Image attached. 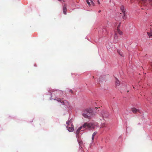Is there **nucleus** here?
Instances as JSON below:
<instances>
[{
  "mask_svg": "<svg viewBox=\"0 0 152 152\" xmlns=\"http://www.w3.org/2000/svg\"><path fill=\"white\" fill-rule=\"evenodd\" d=\"M82 115L85 118L90 119L94 116L95 114L92 110L87 109L83 110Z\"/></svg>",
  "mask_w": 152,
  "mask_h": 152,
  "instance_id": "1",
  "label": "nucleus"
},
{
  "mask_svg": "<svg viewBox=\"0 0 152 152\" xmlns=\"http://www.w3.org/2000/svg\"><path fill=\"white\" fill-rule=\"evenodd\" d=\"M94 125L92 123L86 122L81 126L82 127L83 130L84 129H94Z\"/></svg>",
  "mask_w": 152,
  "mask_h": 152,
  "instance_id": "2",
  "label": "nucleus"
},
{
  "mask_svg": "<svg viewBox=\"0 0 152 152\" xmlns=\"http://www.w3.org/2000/svg\"><path fill=\"white\" fill-rule=\"evenodd\" d=\"M67 124V128L68 130L70 132H72L74 130V126L70 121H68L66 122Z\"/></svg>",
  "mask_w": 152,
  "mask_h": 152,
  "instance_id": "3",
  "label": "nucleus"
},
{
  "mask_svg": "<svg viewBox=\"0 0 152 152\" xmlns=\"http://www.w3.org/2000/svg\"><path fill=\"white\" fill-rule=\"evenodd\" d=\"M63 98H62L61 99L59 98H57V97H56L55 99V100L58 102H60L61 103H62L64 105H66V106L68 105H69V103L67 102L66 101L64 102L62 100Z\"/></svg>",
  "mask_w": 152,
  "mask_h": 152,
  "instance_id": "4",
  "label": "nucleus"
},
{
  "mask_svg": "<svg viewBox=\"0 0 152 152\" xmlns=\"http://www.w3.org/2000/svg\"><path fill=\"white\" fill-rule=\"evenodd\" d=\"M63 92L59 90H56L53 92L51 94V96H53V94L55 95L56 96H61L60 94H62Z\"/></svg>",
  "mask_w": 152,
  "mask_h": 152,
  "instance_id": "5",
  "label": "nucleus"
},
{
  "mask_svg": "<svg viewBox=\"0 0 152 152\" xmlns=\"http://www.w3.org/2000/svg\"><path fill=\"white\" fill-rule=\"evenodd\" d=\"M120 23L119 25L117 27V33L120 35H122L123 34V32L121 31L119 29V26H120Z\"/></svg>",
  "mask_w": 152,
  "mask_h": 152,
  "instance_id": "6",
  "label": "nucleus"
},
{
  "mask_svg": "<svg viewBox=\"0 0 152 152\" xmlns=\"http://www.w3.org/2000/svg\"><path fill=\"white\" fill-rule=\"evenodd\" d=\"M117 32L116 31H115V36H114V39H115V42L117 43L118 40V36L117 34Z\"/></svg>",
  "mask_w": 152,
  "mask_h": 152,
  "instance_id": "7",
  "label": "nucleus"
},
{
  "mask_svg": "<svg viewBox=\"0 0 152 152\" xmlns=\"http://www.w3.org/2000/svg\"><path fill=\"white\" fill-rule=\"evenodd\" d=\"M66 5L65 4L64 5L63 7V11L65 15H66V11H67V9H66Z\"/></svg>",
  "mask_w": 152,
  "mask_h": 152,
  "instance_id": "8",
  "label": "nucleus"
},
{
  "mask_svg": "<svg viewBox=\"0 0 152 152\" xmlns=\"http://www.w3.org/2000/svg\"><path fill=\"white\" fill-rule=\"evenodd\" d=\"M132 111L134 113H136L137 112H139V110L137 109L136 108L134 107L132 109Z\"/></svg>",
  "mask_w": 152,
  "mask_h": 152,
  "instance_id": "9",
  "label": "nucleus"
},
{
  "mask_svg": "<svg viewBox=\"0 0 152 152\" xmlns=\"http://www.w3.org/2000/svg\"><path fill=\"white\" fill-rule=\"evenodd\" d=\"M141 3L142 4H143V5L146 6L148 4L147 0H141Z\"/></svg>",
  "mask_w": 152,
  "mask_h": 152,
  "instance_id": "10",
  "label": "nucleus"
},
{
  "mask_svg": "<svg viewBox=\"0 0 152 152\" xmlns=\"http://www.w3.org/2000/svg\"><path fill=\"white\" fill-rule=\"evenodd\" d=\"M121 9L123 13L124 14H125V9L124 7L123 6H122L121 7Z\"/></svg>",
  "mask_w": 152,
  "mask_h": 152,
  "instance_id": "11",
  "label": "nucleus"
},
{
  "mask_svg": "<svg viewBox=\"0 0 152 152\" xmlns=\"http://www.w3.org/2000/svg\"><path fill=\"white\" fill-rule=\"evenodd\" d=\"M116 80L115 81V85L116 86H118L120 85V82L119 80L116 77L115 78Z\"/></svg>",
  "mask_w": 152,
  "mask_h": 152,
  "instance_id": "12",
  "label": "nucleus"
},
{
  "mask_svg": "<svg viewBox=\"0 0 152 152\" xmlns=\"http://www.w3.org/2000/svg\"><path fill=\"white\" fill-rule=\"evenodd\" d=\"M83 129L82 128V127L80 126V127L78 128V129H77V132H76V134L77 135H78L79 133L80 132V131L81 129Z\"/></svg>",
  "mask_w": 152,
  "mask_h": 152,
  "instance_id": "13",
  "label": "nucleus"
},
{
  "mask_svg": "<svg viewBox=\"0 0 152 152\" xmlns=\"http://www.w3.org/2000/svg\"><path fill=\"white\" fill-rule=\"evenodd\" d=\"M109 116V114L107 112H105L104 113V115H103V116L104 117L107 118Z\"/></svg>",
  "mask_w": 152,
  "mask_h": 152,
  "instance_id": "14",
  "label": "nucleus"
},
{
  "mask_svg": "<svg viewBox=\"0 0 152 152\" xmlns=\"http://www.w3.org/2000/svg\"><path fill=\"white\" fill-rule=\"evenodd\" d=\"M97 133V132H95L93 134L92 137V141H93V140H94V137L95 136V135Z\"/></svg>",
  "mask_w": 152,
  "mask_h": 152,
  "instance_id": "15",
  "label": "nucleus"
},
{
  "mask_svg": "<svg viewBox=\"0 0 152 152\" xmlns=\"http://www.w3.org/2000/svg\"><path fill=\"white\" fill-rule=\"evenodd\" d=\"M117 52L121 56H123V54L122 53L121 51L120 50H118L117 51Z\"/></svg>",
  "mask_w": 152,
  "mask_h": 152,
  "instance_id": "16",
  "label": "nucleus"
},
{
  "mask_svg": "<svg viewBox=\"0 0 152 152\" xmlns=\"http://www.w3.org/2000/svg\"><path fill=\"white\" fill-rule=\"evenodd\" d=\"M124 14H123V15L122 16V18L123 19L125 20L126 19V12H125V15Z\"/></svg>",
  "mask_w": 152,
  "mask_h": 152,
  "instance_id": "17",
  "label": "nucleus"
},
{
  "mask_svg": "<svg viewBox=\"0 0 152 152\" xmlns=\"http://www.w3.org/2000/svg\"><path fill=\"white\" fill-rule=\"evenodd\" d=\"M106 124L105 123L102 124V125L101 127H105L106 126Z\"/></svg>",
  "mask_w": 152,
  "mask_h": 152,
  "instance_id": "18",
  "label": "nucleus"
},
{
  "mask_svg": "<svg viewBox=\"0 0 152 152\" xmlns=\"http://www.w3.org/2000/svg\"><path fill=\"white\" fill-rule=\"evenodd\" d=\"M86 2L87 3V4H88L89 6H90V3L89 2V1L88 0H86Z\"/></svg>",
  "mask_w": 152,
  "mask_h": 152,
  "instance_id": "19",
  "label": "nucleus"
},
{
  "mask_svg": "<svg viewBox=\"0 0 152 152\" xmlns=\"http://www.w3.org/2000/svg\"><path fill=\"white\" fill-rule=\"evenodd\" d=\"M147 34H148V36H149V37H151L152 36L151 34V33L148 32Z\"/></svg>",
  "mask_w": 152,
  "mask_h": 152,
  "instance_id": "20",
  "label": "nucleus"
},
{
  "mask_svg": "<svg viewBox=\"0 0 152 152\" xmlns=\"http://www.w3.org/2000/svg\"><path fill=\"white\" fill-rule=\"evenodd\" d=\"M91 1V3L92 4H93V5H94V3L93 2V1H92V0H90Z\"/></svg>",
  "mask_w": 152,
  "mask_h": 152,
  "instance_id": "21",
  "label": "nucleus"
},
{
  "mask_svg": "<svg viewBox=\"0 0 152 152\" xmlns=\"http://www.w3.org/2000/svg\"><path fill=\"white\" fill-rule=\"evenodd\" d=\"M149 1L150 2V4L152 6V0H149Z\"/></svg>",
  "mask_w": 152,
  "mask_h": 152,
  "instance_id": "22",
  "label": "nucleus"
},
{
  "mask_svg": "<svg viewBox=\"0 0 152 152\" xmlns=\"http://www.w3.org/2000/svg\"><path fill=\"white\" fill-rule=\"evenodd\" d=\"M150 65L151 67H152V62H151L150 63Z\"/></svg>",
  "mask_w": 152,
  "mask_h": 152,
  "instance_id": "23",
  "label": "nucleus"
},
{
  "mask_svg": "<svg viewBox=\"0 0 152 152\" xmlns=\"http://www.w3.org/2000/svg\"><path fill=\"white\" fill-rule=\"evenodd\" d=\"M106 31V30L104 28H103V29H102V31Z\"/></svg>",
  "mask_w": 152,
  "mask_h": 152,
  "instance_id": "24",
  "label": "nucleus"
},
{
  "mask_svg": "<svg viewBox=\"0 0 152 152\" xmlns=\"http://www.w3.org/2000/svg\"><path fill=\"white\" fill-rule=\"evenodd\" d=\"M71 93H73V91L72 90H71L69 91Z\"/></svg>",
  "mask_w": 152,
  "mask_h": 152,
  "instance_id": "25",
  "label": "nucleus"
},
{
  "mask_svg": "<svg viewBox=\"0 0 152 152\" xmlns=\"http://www.w3.org/2000/svg\"><path fill=\"white\" fill-rule=\"evenodd\" d=\"M98 3L99 4H100V2L99 0H98Z\"/></svg>",
  "mask_w": 152,
  "mask_h": 152,
  "instance_id": "26",
  "label": "nucleus"
},
{
  "mask_svg": "<svg viewBox=\"0 0 152 152\" xmlns=\"http://www.w3.org/2000/svg\"><path fill=\"white\" fill-rule=\"evenodd\" d=\"M101 12V10H99V11H98V12H99V13H100V12Z\"/></svg>",
  "mask_w": 152,
  "mask_h": 152,
  "instance_id": "27",
  "label": "nucleus"
},
{
  "mask_svg": "<svg viewBox=\"0 0 152 152\" xmlns=\"http://www.w3.org/2000/svg\"><path fill=\"white\" fill-rule=\"evenodd\" d=\"M151 69H152V67H151Z\"/></svg>",
  "mask_w": 152,
  "mask_h": 152,
  "instance_id": "28",
  "label": "nucleus"
},
{
  "mask_svg": "<svg viewBox=\"0 0 152 152\" xmlns=\"http://www.w3.org/2000/svg\"><path fill=\"white\" fill-rule=\"evenodd\" d=\"M101 79V78H99V80H100V79Z\"/></svg>",
  "mask_w": 152,
  "mask_h": 152,
  "instance_id": "29",
  "label": "nucleus"
},
{
  "mask_svg": "<svg viewBox=\"0 0 152 152\" xmlns=\"http://www.w3.org/2000/svg\"><path fill=\"white\" fill-rule=\"evenodd\" d=\"M133 88L134 89H135V88L134 87H133Z\"/></svg>",
  "mask_w": 152,
  "mask_h": 152,
  "instance_id": "30",
  "label": "nucleus"
},
{
  "mask_svg": "<svg viewBox=\"0 0 152 152\" xmlns=\"http://www.w3.org/2000/svg\"><path fill=\"white\" fill-rule=\"evenodd\" d=\"M93 78H94V77L93 76Z\"/></svg>",
  "mask_w": 152,
  "mask_h": 152,
  "instance_id": "31",
  "label": "nucleus"
},
{
  "mask_svg": "<svg viewBox=\"0 0 152 152\" xmlns=\"http://www.w3.org/2000/svg\"><path fill=\"white\" fill-rule=\"evenodd\" d=\"M95 108H96V109L97 108V107H95Z\"/></svg>",
  "mask_w": 152,
  "mask_h": 152,
  "instance_id": "32",
  "label": "nucleus"
},
{
  "mask_svg": "<svg viewBox=\"0 0 152 152\" xmlns=\"http://www.w3.org/2000/svg\"><path fill=\"white\" fill-rule=\"evenodd\" d=\"M129 92V91H127V92Z\"/></svg>",
  "mask_w": 152,
  "mask_h": 152,
  "instance_id": "33",
  "label": "nucleus"
},
{
  "mask_svg": "<svg viewBox=\"0 0 152 152\" xmlns=\"http://www.w3.org/2000/svg\"><path fill=\"white\" fill-rule=\"evenodd\" d=\"M142 9H144V8H142Z\"/></svg>",
  "mask_w": 152,
  "mask_h": 152,
  "instance_id": "34",
  "label": "nucleus"
},
{
  "mask_svg": "<svg viewBox=\"0 0 152 152\" xmlns=\"http://www.w3.org/2000/svg\"><path fill=\"white\" fill-rule=\"evenodd\" d=\"M151 26H152V24L151 25Z\"/></svg>",
  "mask_w": 152,
  "mask_h": 152,
  "instance_id": "35",
  "label": "nucleus"
}]
</instances>
